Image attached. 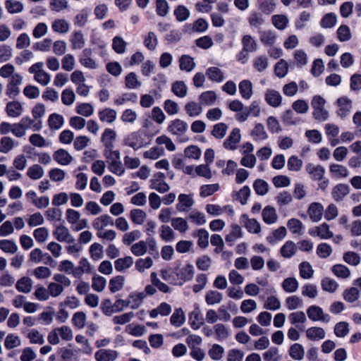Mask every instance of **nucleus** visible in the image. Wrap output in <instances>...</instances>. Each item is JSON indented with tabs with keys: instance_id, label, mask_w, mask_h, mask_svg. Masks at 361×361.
Returning a JSON list of instances; mask_svg holds the SVG:
<instances>
[{
	"instance_id": "obj_48",
	"label": "nucleus",
	"mask_w": 361,
	"mask_h": 361,
	"mask_svg": "<svg viewBox=\"0 0 361 361\" xmlns=\"http://www.w3.org/2000/svg\"><path fill=\"white\" fill-rule=\"evenodd\" d=\"M5 8L11 14L19 13L23 11V4L16 0H6L4 3Z\"/></svg>"
},
{
	"instance_id": "obj_37",
	"label": "nucleus",
	"mask_w": 361,
	"mask_h": 361,
	"mask_svg": "<svg viewBox=\"0 0 361 361\" xmlns=\"http://www.w3.org/2000/svg\"><path fill=\"white\" fill-rule=\"evenodd\" d=\"M247 22L251 27L259 28L264 25L265 20L262 13L252 11L247 18Z\"/></svg>"
},
{
	"instance_id": "obj_30",
	"label": "nucleus",
	"mask_w": 361,
	"mask_h": 361,
	"mask_svg": "<svg viewBox=\"0 0 361 361\" xmlns=\"http://www.w3.org/2000/svg\"><path fill=\"white\" fill-rule=\"evenodd\" d=\"M329 172L333 177L336 178H345L349 176L348 169L343 165L338 164H331Z\"/></svg>"
},
{
	"instance_id": "obj_33",
	"label": "nucleus",
	"mask_w": 361,
	"mask_h": 361,
	"mask_svg": "<svg viewBox=\"0 0 361 361\" xmlns=\"http://www.w3.org/2000/svg\"><path fill=\"white\" fill-rule=\"evenodd\" d=\"M19 143L11 137L4 136L0 140V152L7 154L13 148L18 146Z\"/></svg>"
},
{
	"instance_id": "obj_18",
	"label": "nucleus",
	"mask_w": 361,
	"mask_h": 361,
	"mask_svg": "<svg viewBox=\"0 0 361 361\" xmlns=\"http://www.w3.org/2000/svg\"><path fill=\"white\" fill-rule=\"evenodd\" d=\"M114 219L108 214L101 215L94 219L92 222L93 228L99 232L108 226H114Z\"/></svg>"
},
{
	"instance_id": "obj_21",
	"label": "nucleus",
	"mask_w": 361,
	"mask_h": 361,
	"mask_svg": "<svg viewBox=\"0 0 361 361\" xmlns=\"http://www.w3.org/2000/svg\"><path fill=\"white\" fill-rule=\"evenodd\" d=\"M116 139V133L111 128H106L103 132L101 141L104 144V149H111L114 147V142Z\"/></svg>"
},
{
	"instance_id": "obj_39",
	"label": "nucleus",
	"mask_w": 361,
	"mask_h": 361,
	"mask_svg": "<svg viewBox=\"0 0 361 361\" xmlns=\"http://www.w3.org/2000/svg\"><path fill=\"white\" fill-rule=\"evenodd\" d=\"M185 111L190 117H197L203 111L202 105L195 102H189L185 104Z\"/></svg>"
},
{
	"instance_id": "obj_19",
	"label": "nucleus",
	"mask_w": 361,
	"mask_h": 361,
	"mask_svg": "<svg viewBox=\"0 0 361 361\" xmlns=\"http://www.w3.org/2000/svg\"><path fill=\"white\" fill-rule=\"evenodd\" d=\"M178 62L180 70L186 73L192 72L196 66L194 58L188 54L182 55L179 58Z\"/></svg>"
},
{
	"instance_id": "obj_6",
	"label": "nucleus",
	"mask_w": 361,
	"mask_h": 361,
	"mask_svg": "<svg viewBox=\"0 0 361 361\" xmlns=\"http://www.w3.org/2000/svg\"><path fill=\"white\" fill-rule=\"evenodd\" d=\"M261 109L259 103L257 101H253L249 106L245 107L242 112L236 114L235 117L239 122H245L247 120L248 117L252 116L257 117L259 116Z\"/></svg>"
},
{
	"instance_id": "obj_27",
	"label": "nucleus",
	"mask_w": 361,
	"mask_h": 361,
	"mask_svg": "<svg viewBox=\"0 0 361 361\" xmlns=\"http://www.w3.org/2000/svg\"><path fill=\"white\" fill-rule=\"evenodd\" d=\"M189 323L194 330L199 329L204 324V318L199 309H195L189 314Z\"/></svg>"
},
{
	"instance_id": "obj_38",
	"label": "nucleus",
	"mask_w": 361,
	"mask_h": 361,
	"mask_svg": "<svg viewBox=\"0 0 361 361\" xmlns=\"http://www.w3.org/2000/svg\"><path fill=\"white\" fill-rule=\"evenodd\" d=\"M70 42L73 49H81L85 44V39L81 31L73 32L71 36Z\"/></svg>"
},
{
	"instance_id": "obj_3",
	"label": "nucleus",
	"mask_w": 361,
	"mask_h": 361,
	"mask_svg": "<svg viewBox=\"0 0 361 361\" xmlns=\"http://www.w3.org/2000/svg\"><path fill=\"white\" fill-rule=\"evenodd\" d=\"M59 336L63 341H71L73 338V334L71 327L68 326H62L61 327L55 328L49 332L47 336V341L51 345H57L60 343Z\"/></svg>"
},
{
	"instance_id": "obj_62",
	"label": "nucleus",
	"mask_w": 361,
	"mask_h": 361,
	"mask_svg": "<svg viewBox=\"0 0 361 361\" xmlns=\"http://www.w3.org/2000/svg\"><path fill=\"white\" fill-rule=\"evenodd\" d=\"M250 135L255 140H265L268 138V135L262 123H257L251 131Z\"/></svg>"
},
{
	"instance_id": "obj_47",
	"label": "nucleus",
	"mask_w": 361,
	"mask_h": 361,
	"mask_svg": "<svg viewBox=\"0 0 361 361\" xmlns=\"http://www.w3.org/2000/svg\"><path fill=\"white\" fill-rule=\"evenodd\" d=\"M137 94L134 92H126L122 95L117 97L114 99V102L116 106L124 104L127 102H130L133 104L137 102Z\"/></svg>"
},
{
	"instance_id": "obj_26",
	"label": "nucleus",
	"mask_w": 361,
	"mask_h": 361,
	"mask_svg": "<svg viewBox=\"0 0 361 361\" xmlns=\"http://www.w3.org/2000/svg\"><path fill=\"white\" fill-rule=\"evenodd\" d=\"M198 99L202 106H210L215 104L217 95L214 91L207 90L201 93Z\"/></svg>"
},
{
	"instance_id": "obj_60",
	"label": "nucleus",
	"mask_w": 361,
	"mask_h": 361,
	"mask_svg": "<svg viewBox=\"0 0 361 361\" xmlns=\"http://www.w3.org/2000/svg\"><path fill=\"white\" fill-rule=\"evenodd\" d=\"M299 272L301 278L310 279L313 276L314 269L308 262H302L299 264Z\"/></svg>"
},
{
	"instance_id": "obj_15",
	"label": "nucleus",
	"mask_w": 361,
	"mask_h": 361,
	"mask_svg": "<svg viewBox=\"0 0 361 361\" xmlns=\"http://www.w3.org/2000/svg\"><path fill=\"white\" fill-rule=\"evenodd\" d=\"M307 213L312 221L318 222L322 218L324 207L319 202H312L309 206Z\"/></svg>"
},
{
	"instance_id": "obj_7",
	"label": "nucleus",
	"mask_w": 361,
	"mask_h": 361,
	"mask_svg": "<svg viewBox=\"0 0 361 361\" xmlns=\"http://www.w3.org/2000/svg\"><path fill=\"white\" fill-rule=\"evenodd\" d=\"M336 105L337 106L336 113L341 118L348 116L353 109L352 100L345 96L339 97L336 102Z\"/></svg>"
},
{
	"instance_id": "obj_56",
	"label": "nucleus",
	"mask_w": 361,
	"mask_h": 361,
	"mask_svg": "<svg viewBox=\"0 0 361 361\" xmlns=\"http://www.w3.org/2000/svg\"><path fill=\"white\" fill-rule=\"evenodd\" d=\"M271 21L274 26L279 30H285L289 23V20L285 15H274Z\"/></svg>"
},
{
	"instance_id": "obj_2",
	"label": "nucleus",
	"mask_w": 361,
	"mask_h": 361,
	"mask_svg": "<svg viewBox=\"0 0 361 361\" xmlns=\"http://www.w3.org/2000/svg\"><path fill=\"white\" fill-rule=\"evenodd\" d=\"M53 279L55 282L49 283L47 287L49 295L53 298L59 296L65 288H68L71 285V279L61 274H55Z\"/></svg>"
},
{
	"instance_id": "obj_31",
	"label": "nucleus",
	"mask_w": 361,
	"mask_h": 361,
	"mask_svg": "<svg viewBox=\"0 0 361 361\" xmlns=\"http://www.w3.org/2000/svg\"><path fill=\"white\" fill-rule=\"evenodd\" d=\"M98 116L102 122L111 124L116 121L117 112L113 109L105 108L98 112Z\"/></svg>"
},
{
	"instance_id": "obj_24",
	"label": "nucleus",
	"mask_w": 361,
	"mask_h": 361,
	"mask_svg": "<svg viewBox=\"0 0 361 361\" xmlns=\"http://www.w3.org/2000/svg\"><path fill=\"white\" fill-rule=\"evenodd\" d=\"M18 123L25 131L28 129H32L33 131H39L42 128V121H35L29 116L23 117Z\"/></svg>"
},
{
	"instance_id": "obj_9",
	"label": "nucleus",
	"mask_w": 361,
	"mask_h": 361,
	"mask_svg": "<svg viewBox=\"0 0 361 361\" xmlns=\"http://www.w3.org/2000/svg\"><path fill=\"white\" fill-rule=\"evenodd\" d=\"M125 144L134 149L142 147L146 144L144 133L141 131L131 133L125 140Z\"/></svg>"
},
{
	"instance_id": "obj_52",
	"label": "nucleus",
	"mask_w": 361,
	"mask_h": 361,
	"mask_svg": "<svg viewBox=\"0 0 361 361\" xmlns=\"http://www.w3.org/2000/svg\"><path fill=\"white\" fill-rule=\"evenodd\" d=\"M171 91L176 96L183 98L188 94V87L183 81H176L172 84Z\"/></svg>"
},
{
	"instance_id": "obj_43",
	"label": "nucleus",
	"mask_w": 361,
	"mask_h": 361,
	"mask_svg": "<svg viewBox=\"0 0 361 361\" xmlns=\"http://www.w3.org/2000/svg\"><path fill=\"white\" fill-rule=\"evenodd\" d=\"M185 322V316L183 310L181 308H177L174 310L171 316V324L175 327L181 326Z\"/></svg>"
},
{
	"instance_id": "obj_63",
	"label": "nucleus",
	"mask_w": 361,
	"mask_h": 361,
	"mask_svg": "<svg viewBox=\"0 0 361 361\" xmlns=\"http://www.w3.org/2000/svg\"><path fill=\"white\" fill-rule=\"evenodd\" d=\"M343 297L345 301L354 302L360 298V291L357 287H351L343 291Z\"/></svg>"
},
{
	"instance_id": "obj_64",
	"label": "nucleus",
	"mask_w": 361,
	"mask_h": 361,
	"mask_svg": "<svg viewBox=\"0 0 361 361\" xmlns=\"http://www.w3.org/2000/svg\"><path fill=\"white\" fill-rule=\"evenodd\" d=\"M146 216V213L140 209H133L130 212V218L131 221L137 225L142 224Z\"/></svg>"
},
{
	"instance_id": "obj_46",
	"label": "nucleus",
	"mask_w": 361,
	"mask_h": 361,
	"mask_svg": "<svg viewBox=\"0 0 361 361\" xmlns=\"http://www.w3.org/2000/svg\"><path fill=\"white\" fill-rule=\"evenodd\" d=\"M64 124L63 117L56 113L49 115L48 118V125L51 130H56L60 129Z\"/></svg>"
},
{
	"instance_id": "obj_1",
	"label": "nucleus",
	"mask_w": 361,
	"mask_h": 361,
	"mask_svg": "<svg viewBox=\"0 0 361 361\" xmlns=\"http://www.w3.org/2000/svg\"><path fill=\"white\" fill-rule=\"evenodd\" d=\"M194 267L191 264L184 267H176L174 269L161 271V276L171 284L182 286L185 282L192 279Z\"/></svg>"
},
{
	"instance_id": "obj_59",
	"label": "nucleus",
	"mask_w": 361,
	"mask_h": 361,
	"mask_svg": "<svg viewBox=\"0 0 361 361\" xmlns=\"http://www.w3.org/2000/svg\"><path fill=\"white\" fill-rule=\"evenodd\" d=\"M286 306L288 310H295L302 307L303 300L298 295H291L286 299Z\"/></svg>"
},
{
	"instance_id": "obj_53",
	"label": "nucleus",
	"mask_w": 361,
	"mask_h": 361,
	"mask_svg": "<svg viewBox=\"0 0 361 361\" xmlns=\"http://www.w3.org/2000/svg\"><path fill=\"white\" fill-rule=\"evenodd\" d=\"M332 273L338 278L346 279L350 276V269L345 265L337 264L331 267Z\"/></svg>"
},
{
	"instance_id": "obj_40",
	"label": "nucleus",
	"mask_w": 361,
	"mask_h": 361,
	"mask_svg": "<svg viewBox=\"0 0 361 361\" xmlns=\"http://www.w3.org/2000/svg\"><path fill=\"white\" fill-rule=\"evenodd\" d=\"M243 237V231L240 226L238 224H233L231 226V232L226 235L225 240L230 246H232L235 241Z\"/></svg>"
},
{
	"instance_id": "obj_20",
	"label": "nucleus",
	"mask_w": 361,
	"mask_h": 361,
	"mask_svg": "<svg viewBox=\"0 0 361 361\" xmlns=\"http://www.w3.org/2000/svg\"><path fill=\"white\" fill-rule=\"evenodd\" d=\"M350 187L344 183L335 185L332 190L331 195L336 202H340L349 193Z\"/></svg>"
},
{
	"instance_id": "obj_22",
	"label": "nucleus",
	"mask_w": 361,
	"mask_h": 361,
	"mask_svg": "<svg viewBox=\"0 0 361 361\" xmlns=\"http://www.w3.org/2000/svg\"><path fill=\"white\" fill-rule=\"evenodd\" d=\"M117 357V351L111 349H101L94 354L97 361H114Z\"/></svg>"
},
{
	"instance_id": "obj_34",
	"label": "nucleus",
	"mask_w": 361,
	"mask_h": 361,
	"mask_svg": "<svg viewBox=\"0 0 361 361\" xmlns=\"http://www.w3.org/2000/svg\"><path fill=\"white\" fill-rule=\"evenodd\" d=\"M23 106L18 101H12L7 103L6 111L8 116L17 118L20 116L23 112Z\"/></svg>"
},
{
	"instance_id": "obj_10",
	"label": "nucleus",
	"mask_w": 361,
	"mask_h": 361,
	"mask_svg": "<svg viewBox=\"0 0 361 361\" xmlns=\"http://www.w3.org/2000/svg\"><path fill=\"white\" fill-rule=\"evenodd\" d=\"M188 124L179 118L171 121L167 128L169 133L178 137H182L188 130Z\"/></svg>"
},
{
	"instance_id": "obj_36",
	"label": "nucleus",
	"mask_w": 361,
	"mask_h": 361,
	"mask_svg": "<svg viewBox=\"0 0 361 361\" xmlns=\"http://www.w3.org/2000/svg\"><path fill=\"white\" fill-rule=\"evenodd\" d=\"M288 320L291 324L302 330L300 325L304 324L307 321V317L304 312H293L288 315Z\"/></svg>"
},
{
	"instance_id": "obj_57",
	"label": "nucleus",
	"mask_w": 361,
	"mask_h": 361,
	"mask_svg": "<svg viewBox=\"0 0 361 361\" xmlns=\"http://www.w3.org/2000/svg\"><path fill=\"white\" fill-rule=\"evenodd\" d=\"M125 85L127 89L135 90L140 87L142 83L138 80L137 75L131 72L125 78Z\"/></svg>"
},
{
	"instance_id": "obj_13",
	"label": "nucleus",
	"mask_w": 361,
	"mask_h": 361,
	"mask_svg": "<svg viewBox=\"0 0 361 361\" xmlns=\"http://www.w3.org/2000/svg\"><path fill=\"white\" fill-rule=\"evenodd\" d=\"M241 135L239 128H235L230 133L228 137L224 142V147L226 149L235 150L237 147V144L240 141Z\"/></svg>"
},
{
	"instance_id": "obj_29",
	"label": "nucleus",
	"mask_w": 361,
	"mask_h": 361,
	"mask_svg": "<svg viewBox=\"0 0 361 361\" xmlns=\"http://www.w3.org/2000/svg\"><path fill=\"white\" fill-rule=\"evenodd\" d=\"M262 216L264 222L269 225L276 223L278 219L276 209L271 206H266L263 209Z\"/></svg>"
},
{
	"instance_id": "obj_54",
	"label": "nucleus",
	"mask_w": 361,
	"mask_h": 361,
	"mask_svg": "<svg viewBox=\"0 0 361 361\" xmlns=\"http://www.w3.org/2000/svg\"><path fill=\"white\" fill-rule=\"evenodd\" d=\"M125 277L123 276H116L111 278L109 281V288L111 293H116L121 290L124 286Z\"/></svg>"
},
{
	"instance_id": "obj_14",
	"label": "nucleus",
	"mask_w": 361,
	"mask_h": 361,
	"mask_svg": "<svg viewBox=\"0 0 361 361\" xmlns=\"http://www.w3.org/2000/svg\"><path fill=\"white\" fill-rule=\"evenodd\" d=\"M264 99L269 106L276 108L281 104L283 98L279 92L268 89L265 92Z\"/></svg>"
},
{
	"instance_id": "obj_49",
	"label": "nucleus",
	"mask_w": 361,
	"mask_h": 361,
	"mask_svg": "<svg viewBox=\"0 0 361 361\" xmlns=\"http://www.w3.org/2000/svg\"><path fill=\"white\" fill-rule=\"evenodd\" d=\"M51 29L55 32L65 34L69 31L70 24L64 19H56L52 23Z\"/></svg>"
},
{
	"instance_id": "obj_4",
	"label": "nucleus",
	"mask_w": 361,
	"mask_h": 361,
	"mask_svg": "<svg viewBox=\"0 0 361 361\" xmlns=\"http://www.w3.org/2000/svg\"><path fill=\"white\" fill-rule=\"evenodd\" d=\"M23 78L20 74H16L9 78L6 87V94L11 99L17 97L20 93V85Z\"/></svg>"
},
{
	"instance_id": "obj_35",
	"label": "nucleus",
	"mask_w": 361,
	"mask_h": 361,
	"mask_svg": "<svg viewBox=\"0 0 361 361\" xmlns=\"http://www.w3.org/2000/svg\"><path fill=\"white\" fill-rule=\"evenodd\" d=\"M306 336L310 341H319L325 338L326 333L324 329L318 326H312L306 330Z\"/></svg>"
},
{
	"instance_id": "obj_5",
	"label": "nucleus",
	"mask_w": 361,
	"mask_h": 361,
	"mask_svg": "<svg viewBox=\"0 0 361 361\" xmlns=\"http://www.w3.org/2000/svg\"><path fill=\"white\" fill-rule=\"evenodd\" d=\"M307 315L312 322L329 323L331 320L330 315L324 313L323 309L317 305H310L307 309Z\"/></svg>"
},
{
	"instance_id": "obj_55",
	"label": "nucleus",
	"mask_w": 361,
	"mask_h": 361,
	"mask_svg": "<svg viewBox=\"0 0 361 361\" xmlns=\"http://www.w3.org/2000/svg\"><path fill=\"white\" fill-rule=\"evenodd\" d=\"M299 287V283L294 277H288L283 280L282 288L286 293H295Z\"/></svg>"
},
{
	"instance_id": "obj_51",
	"label": "nucleus",
	"mask_w": 361,
	"mask_h": 361,
	"mask_svg": "<svg viewBox=\"0 0 361 361\" xmlns=\"http://www.w3.org/2000/svg\"><path fill=\"white\" fill-rule=\"evenodd\" d=\"M192 236L197 237V244L202 248H206L209 245V233L204 228H200L194 232Z\"/></svg>"
},
{
	"instance_id": "obj_44",
	"label": "nucleus",
	"mask_w": 361,
	"mask_h": 361,
	"mask_svg": "<svg viewBox=\"0 0 361 361\" xmlns=\"http://www.w3.org/2000/svg\"><path fill=\"white\" fill-rule=\"evenodd\" d=\"M133 264V258L127 256L123 258H118L114 262V267L117 271L123 272L129 269Z\"/></svg>"
},
{
	"instance_id": "obj_32",
	"label": "nucleus",
	"mask_w": 361,
	"mask_h": 361,
	"mask_svg": "<svg viewBox=\"0 0 361 361\" xmlns=\"http://www.w3.org/2000/svg\"><path fill=\"white\" fill-rule=\"evenodd\" d=\"M240 96L244 99H250L253 94L252 83L249 80H243L238 85Z\"/></svg>"
},
{
	"instance_id": "obj_16",
	"label": "nucleus",
	"mask_w": 361,
	"mask_h": 361,
	"mask_svg": "<svg viewBox=\"0 0 361 361\" xmlns=\"http://www.w3.org/2000/svg\"><path fill=\"white\" fill-rule=\"evenodd\" d=\"M178 200V203L176 204V209L178 212H188L194 204L193 198L190 195L180 194Z\"/></svg>"
},
{
	"instance_id": "obj_42",
	"label": "nucleus",
	"mask_w": 361,
	"mask_h": 361,
	"mask_svg": "<svg viewBox=\"0 0 361 361\" xmlns=\"http://www.w3.org/2000/svg\"><path fill=\"white\" fill-rule=\"evenodd\" d=\"M288 353L292 359L302 360L305 356V349L301 344L295 343L290 346Z\"/></svg>"
},
{
	"instance_id": "obj_61",
	"label": "nucleus",
	"mask_w": 361,
	"mask_h": 361,
	"mask_svg": "<svg viewBox=\"0 0 361 361\" xmlns=\"http://www.w3.org/2000/svg\"><path fill=\"white\" fill-rule=\"evenodd\" d=\"M44 174V169L39 164L30 166L27 171V176L32 180H38Z\"/></svg>"
},
{
	"instance_id": "obj_23",
	"label": "nucleus",
	"mask_w": 361,
	"mask_h": 361,
	"mask_svg": "<svg viewBox=\"0 0 361 361\" xmlns=\"http://www.w3.org/2000/svg\"><path fill=\"white\" fill-rule=\"evenodd\" d=\"M54 159L60 165L67 166L73 161V157L63 149L56 150L53 154Z\"/></svg>"
},
{
	"instance_id": "obj_11",
	"label": "nucleus",
	"mask_w": 361,
	"mask_h": 361,
	"mask_svg": "<svg viewBox=\"0 0 361 361\" xmlns=\"http://www.w3.org/2000/svg\"><path fill=\"white\" fill-rule=\"evenodd\" d=\"M308 233L314 237H319L321 239H329L334 236L333 232L326 223L310 228Z\"/></svg>"
},
{
	"instance_id": "obj_12",
	"label": "nucleus",
	"mask_w": 361,
	"mask_h": 361,
	"mask_svg": "<svg viewBox=\"0 0 361 361\" xmlns=\"http://www.w3.org/2000/svg\"><path fill=\"white\" fill-rule=\"evenodd\" d=\"M240 221L250 233L258 234L261 232V225L255 219H250L243 214L240 216Z\"/></svg>"
},
{
	"instance_id": "obj_41",
	"label": "nucleus",
	"mask_w": 361,
	"mask_h": 361,
	"mask_svg": "<svg viewBox=\"0 0 361 361\" xmlns=\"http://www.w3.org/2000/svg\"><path fill=\"white\" fill-rule=\"evenodd\" d=\"M32 281L27 276H23L18 279L16 283V288L20 293H28L32 287Z\"/></svg>"
},
{
	"instance_id": "obj_28",
	"label": "nucleus",
	"mask_w": 361,
	"mask_h": 361,
	"mask_svg": "<svg viewBox=\"0 0 361 361\" xmlns=\"http://www.w3.org/2000/svg\"><path fill=\"white\" fill-rule=\"evenodd\" d=\"M259 39L264 46L271 47L275 44L277 36L274 31L267 30L259 31Z\"/></svg>"
},
{
	"instance_id": "obj_50",
	"label": "nucleus",
	"mask_w": 361,
	"mask_h": 361,
	"mask_svg": "<svg viewBox=\"0 0 361 361\" xmlns=\"http://www.w3.org/2000/svg\"><path fill=\"white\" fill-rule=\"evenodd\" d=\"M214 331L216 340L221 341L227 339L230 336V329L223 324H216L214 326Z\"/></svg>"
},
{
	"instance_id": "obj_58",
	"label": "nucleus",
	"mask_w": 361,
	"mask_h": 361,
	"mask_svg": "<svg viewBox=\"0 0 361 361\" xmlns=\"http://www.w3.org/2000/svg\"><path fill=\"white\" fill-rule=\"evenodd\" d=\"M243 49L249 52H255L257 49V44L254 38L250 35H245L242 38Z\"/></svg>"
},
{
	"instance_id": "obj_25",
	"label": "nucleus",
	"mask_w": 361,
	"mask_h": 361,
	"mask_svg": "<svg viewBox=\"0 0 361 361\" xmlns=\"http://www.w3.org/2000/svg\"><path fill=\"white\" fill-rule=\"evenodd\" d=\"M208 79L214 82L220 83L225 80L224 72L218 67L212 66L206 70Z\"/></svg>"
},
{
	"instance_id": "obj_45",
	"label": "nucleus",
	"mask_w": 361,
	"mask_h": 361,
	"mask_svg": "<svg viewBox=\"0 0 361 361\" xmlns=\"http://www.w3.org/2000/svg\"><path fill=\"white\" fill-rule=\"evenodd\" d=\"M296 251L297 246L294 242L291 240L286 241L280 249L281 255L284 258H291L295 255Z\"/></svg>"
},
{
	"instance_id": "obj_8",
	"label": "nucleus",
	"mask_w": 361,
	"mask_h": 361,
	"mask_svg": "<svg viewBox=\"0 0 361 361\" xmlns=\"http://www.w3.org/2000/svg\"><path fill=\"white\" fill-rule=\"evenodd\" d=\"M52 234L59 242L73 243L75 240L68 228L64 225L56 226Z\"/></svg>"
},
{
	"instance_id": "obj_17",
	"label": "nucleus",
	"mask_w": 361,
	"mask_h": 361,
	"mask_svg": "<svg viewBox=\"0 0 361 361\" xmlns=\"http://www.w3.org/2000/svg\"><path fill=\"white\" fill-rule=\"evenodd\" d=\"M305 170L313 180H322L324 176L325 169L321 165L308 163L305 166Z\"/></svg>"
}]
</instances>
